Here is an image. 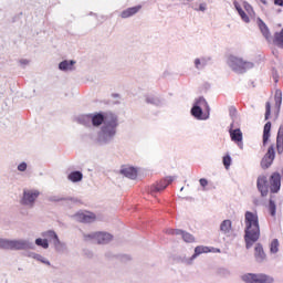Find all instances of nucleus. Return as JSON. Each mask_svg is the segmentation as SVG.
<instances>
[{
	"label": "nucleus",
	"mask_w": 283,
	"mask_h": 283,
	"mask_svg": "<svg viewBox=\"0 0 283 283\" xmlns=\"http://www.w3.org/2000/svg\"><path fill=\"white\" fill-rule=\"evenodd\" d=\"M91 125L101 127L96 138L98 145H112L118 134V115L103 112L93 113L91 114Z\"/></svg>",
	"instance_id": "nucleus-1"
},
{
	"label": "nucleus",
	"mask_w": 283,
	"mask_h": 283,
	"mask_svg": "<svg viewBox=\"0 0 283 283\" xmlns=\"http://www.w3.org/2000/svg\"><path fill=\"white\" fill-rule=\"evenodd\" d=\"M244 242L245 249H252L253 244L260 240V218L258 213L245 211L244 213Z\"/></svg>",
	"instance_id": "nucleus-2"
},
{
	"label": "nucleus",
	"mask_w": 283,
	"mask_h": 283,
	"mask_svg": "<svg viewBox=\"0 0 283 283\" xmlns=\"http://www.w3.org/2000/svg\"><path fill=\"white\" fill-rule=\"evenodd\" d=\"M228 65L232 72H235V74H247L249 70H253L255 67V63L244 61L242 57L234 55H230L228 57Z\"/></svg>",
	"instance_id": "nucleus-3"
},
{
	"label": "nucleus",
	"mask_w": 283,
	"mask_h": 283,
	"mask_svg": "<svg viewBox=\"0 0 283 283\" xmlns=\"http://www.w3.org/2000/svg\"><path fill=\"white\" fill-rule=\"evenodd\" d=\"M41 196V191L36 189H23L22 197L20 199V205L22 207H29V209H34L36 199Z\"/></svg>",
	"instance_id": "nucleus-4"
},
{
	"label": "nucleus",
	"mask_w": 283,
	"mask_h": 283,
	"mask_svg": "<svg viewBox=\"0 0 283 283\" xmlns=\"http://www.w3.org/2000/svg\"><path fill=\"white\" fill-rule=\"evenodd\" d=\"M202 105H207V99L202 96L198 97L191 109L190 114L196 120H209V115H205V111L202 109Z\"/></svg>",
	"instance_id": "nucleus-5"
},
{
	"label": "nucleus",
	"mask_w": 283,
	"mask_h": 283,
	"mask_svg": "<svg viewBox=\"0 0 283 283\" xmlns=\"http://www.w3.org/2000/svg\"><path fill=\"white\" fill-rule=\"evenodd\" d=\"M36 245L29 239H18L9 241V251H34Z\"/></svg>",
	"instance_id": "nucleus-6"
},
{
	"label": "nucleus",
	"mask_w": 283,
	"mask_h": 283,
	"mask_svg": "<svg viewBox=\"0 0 283 283\" xmlns=\"http://www.w3.org/2000/svg\"><path fill=\"white\" fill-rule=\"evenodd\" d=\"M85 240H96L97 244H109L114 238L111 233L107 232H95L84 235Z\"/></svg>",
	"instance_id": "nucleus-7"
},
{
	"label": "nucleus",
	"mask_w": 283,
	"mask_h": 283,
	"mask_svg": "<svg viewBox=\"0 0 283 283\" xmlns=\"http://www.w3.org/2000/svg\"><path fill=\"white\" fill-rule=\"evenodd\" d=\"M175 180H176V177L168 176V177L161 179L160 181H158L156 185H153L150 187L151 196H155V193H158L160 191H165V188L169 187V185H171V182H174Z\"/></svg>",
	"instance_id": "nucleus-8"
},
{
	"label": "nucleus",
	"mask_w": 283,
	"mask_h": 283,
	"mask_svg": "<svg viewBox=\"0 0 283 283\" xmlns=\"http://www.w3.org/2000/svg\"><path fill=\"white\" fill-rule=\"evenodd\" d=\"M269 182L271 193H280V189H282V175L277 171L273 172L269 178Z\"/></svg>",
	"instance_id": "nucleus-9"
},
{
	"label": "nucleus",
	"mask_w": 283,
	"mask_h": 283,
	"mask_svg": "<svg viewBox=\"0 0 283 283\" xmlns=\"http://www.w3.org/2000/svg\"><path fill=\"white\" fill-rule=\"evenodd\" d=\"M256 188L261 198H266L269 196V178L264 175H260L256 179Z\"/></svg>",
	"instance_id": "nucleus-10"
},
{
	"label": "nucleus",
	"mask_w": 283,
	"mask_h": 283,
	"mask_svg": "<svg viewBox=\"0 0 283 283\" xmlns=\"http://www.w3.org/2000/svg\"><path fill=\"white\" fill-rule=\"evenodd\" d=\"M273 160H275V147L273 145H271L268 148L266 154L261 159L262 169H269V167H271V165H273Z\"/></svg>",
	"instance_id": "nucleus-11"
},
{
	"label": "nucleus",
	"mask_w": 283,
	"mask_h": 283,
	"mask_svg": "<svg viewBox=\"0 0 283 283\" xmlns=\"http://www.w3.org/2000/svg\"><path fill=\"white\" fill-rule=\"evenodd\" d=\"M202 253H211V248L198 245L195 248V253L189 259L185 258L182 262L185 264H192L193 260H196V258H198L199 255H202Z\"/></svg>",
	"instance_id": "nucleus-12"
},
{
	"label": "nucleus",
	"mask_w": 283,
	"mask_h": 283,
	"mask_svg": "<svg viewBox=\"0 0 283 283\" xmlns=\"http://www.w3.org/2000/svg\"><path fill=\"white\" fill-rule=\"evenodd\" d=\"M49 202H64L63 205H66V207H72V205L78 202V199L74 197L51 196L49 197Z\"/></svg>",
	"instance_id": "nucleus-13"
},
{
	"label": "nucleus",
	"mask_w": 283,
	"mask_h": 283,
	"mask_svg": "<svg viewBox=\"0 0 283 283\" xmlns=\"http://www.w3.org/2000/svg\"><path fill=\"white\" fill-rule=\"evenodd\" d=\"M254 259H255V262H258L259 264L266 262V253L264 252V247L262 245V243L255 244Z\"/></svg>",
	"instance_id": "nucleus-14"
},
{
	"label": "nucleus",
	"mask_w": 283,
	"mask_h": 283,
	"mask_svg": "<svg viewBox=\"0 0 283 283\" xmlns=\"http://www.w3.org/2000/svg\"><path fill=\"white\" fill-rule=\"evenodd\" d=\"M229 134L232 143H235L240 149H243L244 144H242V130L240 128L229 129Z\"/></svg>",
	"instance_id": "nucleus-15"
},
{
	"label": "nucleus",
	"mask_w": 283,
	"mask_h": 283,
	"mask_svg": "<svg viewBox=\"0 0 283 283\" xmlns=\"http://www.w3.org/2000/svg\"><path fill=\"white\" fill-rule=\"evenodd\" d=\"M76 220H78V222H83L85 224H90L92 222H94V220H96V214L88 212V213H84V212H80L75 214Z\"/></svg>",
	"instance_id": "nucleus-16"
},
{
	"label": "nucleus",
	"mask_w": 283,
	"mask_h": 283,
	"mask_svg": "<svg viewBox=\"0 0 283 283\" xmlns=\"http://www.w3.org/2000/svg\"><path fill=\"white\" fill-rule=\"evenodd\" d=\"M140 10H143V6H140V4L127 8L126 10L120 12V18L129 19L130 17L138 14V12H140Z\"/></svg>",
	"instance_id": "nucleus-17"
},
{
	"label": "nucleus",
	"mask_w": 283,
	"mask_h": 283,
	"mask_svg": "<svg viewBox=\"0 0 283 283\" xmlns=\"http://www.w3.org/2000/svg\"><path fill=\"white\" fill-rule=\"evenodd\" d=\"M119 174L130 180H136V178H138V170H136L135 167H124L119 170Z\"/></svg>",
	"instance_id": "nucleus-18"
},
{
	"label": "nucleus",
	"mask_w": 283,
	"mask_h": 283,
	"mask_svg": "<svg viewBox=\"0 0 283 283\" xmlns=\"http://www.w3.org/2000/svg\"><path fill=\"white\" fill-rule=\"evenodd\" d=\"M211 63V56H201V57H196L195 59V69L198 71L205 70L207 65Z\"/></svg>",
	"instance_id": "nucleus-19"
},
{
	"label": "nucleus",
	"mask_w": 283,
	"mask_h": 283,
	"mask_svg": "<svg viewBox=\"0 0 283 283\" xmlns=\"http://www.w3.org/2000/svg\"><path fill=\"white\" fill-rule=\"evenodd\" d=\"M74 65H76V61L74 60H64L59 63V70L61 72H74Z\"/></svg>",
	"instance_id": "nucleus-20"
},
{
	"label": "nucleus",
	"mask_w": 283,
	"mask_h": 283,
	"mask_svg": "<svg viewBox=\"0 0 283 283\" xmlns=\"http://www.w3.org/2000/svg\"><path fill=\"white\" fill-rule=\"evenodd\" d=\"M145 101L147 105H154L155 107H163L164 101L157 95H146Z\"/></svg>",
	"instance_id": "nucleus-21"
},
{
	"label": "nucleus",
	"mask_w": 283,
	"mask_h": 283,
	"mask_svg": "<svg viewBox=\"0 0 283 283\" xmlns=\"http://www.w3.org/2000/svg\"><path fill=\"white\" fill-rule=\"evenodd\" d=\"M76 123L78 125H84V127H90L92 125V114H84V115H78L75 117Z\"/></svg>",
	"instance_id": "nucleus-22"
},
{
	"label": "nucleus",
	"mask_w": 283,
	"mask_h": 283,
	"mask_svg": "<svg viewBox=\"0 0 283 283\" xmlns=\"http://www.w3.org/2000/svg\"><path fill=\"white\" fill-rule=\"evenodd\" d=\"M42 238H45L49 243L53 244L57 239L59 234L54 230H46L41 232Z\"/></svg>",
	"instance_id": "nucleus-23"
},
{
	"label": "nucleus",
	"mask_w": 283,
	"mask_h": 283,
	"mask_svg": "<svg viewBox=\"0 0 283 283\" xmlns=\"http://www.w3.org/2000/svg\"><path fill=\"white\" fill-rule=\"evenodd\" d=\"M70 182H81L83 180V172L81 170H73L67 175Z\"/></svg>",
	"instance_id": "nucleus-24"
},
{
	"label": "nucleus",
	"mask_w": 283,
	"mask_h": 283,
	"mask_svg": "<svg viewBox=\"0 0 283 283\" xmlns=\"http://www.w3.org/2000/svg\"><path fill=\"white\" fill-rule=\"evenodd\" d=\"M256 23L263 36L265 39H269V36H271V31H269V27L266 25V23H264L261 18H258Z\"/></svg>",
	"instance_id": "nucleus-25"
},
{
	"label": "nucleus",
	"mask_w": 283,
	"mask_h": 283,
	"mask_svg": "<svg viewBox=\"0 0 283 283\" xmlns=\"http://www.w3.org/2000/svg\"><path fill=\"white\" fill-rule=\"evenodd\" d=\"M271 122H268L263 127V147H266L269 138H271Z\"/></svg>",
	"instance_id": "nucleus-26"
},
{
	"label": "nucleus",
	"mask_w": 283,
	"mask_h": 283,
	"mask_svg": "<svg viewBox=\"0 0 283 283\" xmlns=\"http://www.w3.org/2000/svg\"><path fill=\"white\" fill-rule=\"evenodd\" d=\"M234 8L239 14V17L242 19V21H244V23H251V19L249 18V15L247 14V12H244L242 10V7L240 6V3L234 2Z\"/></svg>",
	"instance_id": "nucleus-27"
},
{
	"label": "nucleus",
	"mask_w": 283,
	"mask_h": 283,
	"mask_svg": "<svg viewBox=\"0 0 283 283\" xmlns=\"http://www.w3.org/2000/svg\"><path fill=\"white\" fill-rule=\"evenodd\" d=\"M232 227H233V222H231V220L229 219H226L220 224V231L221 233H224V235H227V233H231Z\"/></svg>",
	"instance_id": "nucleus-28"
},
{
	"label": "nucleus",
	"mask_w": 283,
	"mask_h": 283,
	"mask_svg": "<svg viewBox=\"0 0 283 283\" xmlns=\"http://www.w3.org/2000/svg\"><path fill=\"white\" fill-rule=\"evenodd\" d=\"M178 233L182 238L184 242H187L188 244L196 242V237H193V234L185 230H180Z\"/></svg>",
	"instance_id": "nucleus-29"
},
{
	"label": "nucleus",
	"mask_w": 283,
	"mask_h": 283,
	"mask_svg": "<svg viewBox=\"0 0 283 283\" xmlns=\"http://www.w3.org/2000/svg\"><path fill=\"white\" fill-rule=\"evenodd\" d=\"M273 43L274 45H277V48H282L283 50V28L280 32L274 33Z\"/></svg>",
	"instance_id": "nucleus-30"
},
{
	"label": "nucleus",
	"mask_w": 283,
	"mask_h": 283,
	"mask_svg": "<svg viewBox=\"0 0 283 283\" xmlns=\"http://www.w3.org/2000/svg\"><path fill=\"white\" fill-rule=\"evenodd\" d=\"M52 244L57 253H62V251H65L67 249V244H65V242H62L60 238H57L56 241H53Z\"/></svg>",
	"instance_id": "nucleus-31"
},
{
	"label": "nucleus",
	"mask_w": 283,
	"mask_h": 283,
	"mask_svg": "<svg viewBox=\"0 0 283 283\" xmlns=\"http://www.w3.org/2000/svg\"><path fill=\"white\" fill-rule=\"evenodd\" d=\"M243 282L247 283H260V274H245L243 275Z\"/></svg>",
	"instance_id": "nucleus-32"
},
{
	"label": "nucleus",
	"mask_w": 283,
	"mask_h": 283,
	"mask_svg": "<svg viewBox=\"0 0 283 283\" xmlns=\"http://www.w3.org/2000/svg\"><path fill=\"white\" fill-rule=\"evenodd\" d=\"M35 247H41V249H50V241L46 238H38L33 243Z\"/></svg>",
	"instance_id": "nucleus-33"
},
{
	"label": "nucleus",
	"mask_w": 283,
	"mask_h": 283,
	"mask_svg": "<svg viewBox=\"0 0 283 283\" xmlns=\"http://www.w3.org/2000/svg\"><path fill=\"white\" fill-rule=\"evenodd\" d=\"M269 211H270V216H272V218H275V214L277 213V206L273 200V196H271L269 199Z\"/></svg>",
	"instance_id": "nucleus-34"
},
{
	"label": "nucleus",
	"mask_w": 283,
	"mask_h": 283,
	"mask_svg": "<svg viewBox=\"0 0 283 283\" xmlns=\"http://www.w3.org/2000/svg\"><path fill=\"white\" fill-rule=\"evenodd\" d=\"M280 251V241L277 239H273L270 244V252L275 254Z\"/></svg>",
	"instance_id": "nucleus-35"
},
{
	"label": "nucleus",
	"mask_w": 283,
	"mask_h": 283,
	"mask_svg": "<svg viewBox=\"0 0 283 283\" xmlns=\"http://www.w3.org/2000/svg\"><path fill=\"white\" fill-rule=\"evenodd\" d=\"M260 283H275V279L269 274H260Z\"/></svg>",
	"instance_id": "nucleus-36"
},
{
	"label": "nucleus",
	"mask_w": 283,
	"mask_h": 283,
	"mask_svg": "<svg viewBox=\"0 0 283 283\" xmlns=\"http://www.w3.org/2000/svg\"><path fill=\"white\" fill-rule=\"evenodd\" d=\"M229 116H230L231 120H233V123H235V120H238V108H235V106L229 107Z\"/></svg>",
	"instance_id": "nucleus-37"
},
{
	"label": "nucleus",
	"mask_w": 283,
	"mask_h": 283,
	"mask_svg": "<svg viewBox=\"0 0 283 283\" xmlns=\"http://www.w3.org/2000/svg\"><path fill=\"white\" fill-rule=\"evenodd\" d=\"M0 249H4L6 251H10V239L0 238Z\"/></svg>",
	"instance_id": "nucleus-38"
},
{
	"label": "nucleus",
	"mask_w": 283,
	"mask_h": 283,
	"mask_svg": "<svg viewBox=\"0 0 283 283\" xmlns=\"http://www.w3.org/2000/svg\"><path fill=\"white\" fill-rule=\"evenodd\" d=\"M274 99H275L276 106L281 107L282 106V91L276 90Z\"/></svg>",
	"instance_id": "nucleus-39"
},
{
	"label": "nucleus",
	"mask_w": 283,
	"mask_h": 283,
	"mask_svg": "<svg viewBox=\"0 0 283 283\" xmlns=\"http://www.w3.org/2000/svg\"><path fill=\"white\" fill-rule=\"evenodd\" d=\"M35 260L42 264H46V266L51 265L50 261L39 253L35 254Z\"/></svg>",
	"instance_id": "nucleus-40"
},
{
	"label": "nucleus",
	"mask_w": 283,
	"mask_h": 283,
	"mask_svg": "<svg viewBox=\"0 0 283 283\" xmlns=\"http://www.w3.org/2000/svg\"><path fill=\"white\" fill-rule=\"evenodd\" d=\"M231 155L223 156L222 163L226 169H229V167H231Z\"/></svg>",
	"instance_id": "nucleus-41"
},
{
	"label": "nucleus",
	"mask_w": 283,
	"mask_h": 283,
	"mask_svg": "<svg viewBox=\"0 0 283 283\" xmlns=\"http://www.w3.org/2000/svg\"><path fill=\"white\" fill-rule=\"evenodd\" d=\"M192 9L196 10V12H207V3L202 2L199 4V8L196 6H192Z\"/></svg>",
	"instance_id": "nucleus-42"
},
{
	"label": "nucleus",
	"mask_w": 283,
	"mask_h": 283,
	"mask_svg": "<svg viewBox=\"0 0 283 283\" xmlns=\"http://www.w3.org/2000/svg\"><path fill=\"white\" fill-rule=\"evenodd\" d=\"M271 118V102H266L265 104V120Z\"/></svg>",
	"instance_id": "nucleus-43"
},
{
	"label": "nucleus",
	"mask_w": 283,
	"mask_h": 283,
	"mask_svg": "<svg viewBox=\"0 0 283 283\" xmlns=\"http://www.w3.org/2000/svg\"><path fill=\"white\" fill-rule=\"evenodd\" d=\"M276 150H277V154H283V140L282 139H276Z\"/></svg>",
	"instance_id": "nucleus-44"
},
{
	"label": "nucleus",
	"mask_w": 283,
	"mask_h": 283,
	"mask_svg": "<svg viewBox=\"0 0 283 283\" xmlns=\"http://www.w3.org/2000/svg\"><path fill=\"white\" fill-rule=\"evenodd\" d=\"M202 107H205V109H206V113H203V116H208V118H209V116L211 114V107L209 106V103L206 101V104H202Z\"/></svg>",
	"instance_id": "nucleus-45"
},
{
	"label": "nucleus",
	"mask_w": 283,
	"mask_h": 283,
	"mask_svg": "<svg viewBox=\"0 0 283 283\" xmlns=\"http://www.w3.org/2000/svg\"><path fill=\"white\" fill-rule=\"evenodd\" d=\"M179 231H181L180 229H168L167 231H166V233L168 234V235H180V232Z\"/></svg>",
	"instance_id": "nucleus-46"
},
{
	"label": "nucleus",
	"mask_w": 283,
	"mask_h": 283,
	"mask_svg": "<svg viewBox=\"0 0 283 283\" xmlns=\"http://www.w3.org/2000/svg\"><path fill=\"white\" fill-rule=\"evenodd\" d=\"M28 170V163L22 161L18 165V171H27Z\"/></svg>",
	"instance_id": "nucleus-47"
},
{
	"label": "nucleus",
	"mask_w": 283,
	"mask_h": 283,
	"mask_svg": "<svg viewBox=\"0 0 283 283\" xmlns=\"http://www.w3.org/2000/svg\"><path fill=\"white\" fill-rule=\"evenodd\" d=\"M276 140H283V126H280Z\"/></svg>",
	"instance_id": "nucleus-48"
},
{
	"label": "nucleus",
	"mask_w": 283,
	"mask_h": 283,
	"mask_svg": "<svg viewBox=\"0 0 283 283\" xmlns=\"http://www.w3.org/2000/svg\"><path fill=\"white\" fill-rule=\"evenodd\" d=\"M117 258H119L122 262H127L128 260H132V258H129V255L127 254H122V255H118Z\"/></svg>",
	"instance_id": "nucleus-49"
},
{
	"label": "nucleus",
	"mask_w": 283,
	"mask_h": 283,
	"mask_svg": "<svg viewBox=\"0 0 283 283\" xmlns=\"http://www.w3.org/2000/svg\"><path fill=\"white\" fill-rule=\"evenodd\" d=\"M23 255L25 258H32L33 260H35V258H36V253L35 252H25Z\"/></svg>",
	"instance_id": "nucleus-50"
},
{
	"label": "nucleus",
	"mask_w": 283,
	"mask_h": 283,
	"mask_svg": "<svg viewBox=\"0 0 283 283\" xmlns=\"http://www.w3.org/2000/svg\"><path fill=\"white\" fill-rule=\"evenodd\" d=\"M20 65H22V67H25V65H30V61L22 59V60H20Z\"/></svg>",
	"instance_id": "nucleus-51"
},
{
	"label": "nucleus",
	"mask_w": 283,
	"mask_h": 283,
	"mask_svg": "<svg viewBox=\"0 0 283 283\" xmlns=\"http://www.w3.org/2000/svg\"><path fill=\"white\" fill-rule=\"evenodd\" d=\"M199 184H200L202 187H207V185H209V181H208L207 179H205V178H201V179L199 180Z\"/></svg>",
	"instance_id": "nucleus-52"
},
{
	"label": "nucleus",
	"mask_w": 283,
	"mask_h": 283,
	"mask_svg": "<svg viewBox=\"0 0 283 283\" xmlns=\"http://www.w3.org/2000/svg\"><path fill=\"white\" fill-rule=\"evenodd\" d=\"M274 6L283 7V0H274Z\"/></svg>",
	"instance_id": "nucleus-53"
},
{
	"label": "nucleus",
	"mask_w": 283,
	"mask_h": 283,
	"mask_svg": "<svg viewBox=\"0 0 283 283\" xmlns=\"http://www.w3.org/2000/svg\"><path fill=\"white\" fill-rule=\"evenodd\" d=\"M210 251L212 253H220V249H218V248H210Z\"/></svg>",
	"instance_id": "nucleus-54"
},
{
	"label": "nucleus",
	"mask_w": 283,
	"mask_h": 283,
	"mask_svg": "<svg viewBox=\"0 0 283 283\" xmlns=\"http://www.w3.org/2000/svg\"><path fill=\"white\" fill-rule=\"evenodd\" d=\"M119 96H120V95H119L118 93H113V94H112V97H113V98H118Z\"/></svg>",
	"instance_id": "nucleus-55"
},
{
	"label": "nucleus",
	"mask_w": 283,
	"mask_h": 283,
	"mask_svg": "<svg viewBox=\"0 0 283 283\" xmlns=\"http://www.w3.org/2000/svg\"><path fill=\"white\" fill-rule=\"evenodd\" d=\"M234 125H235V122L232 120L229 129H233Z\"/></svg>",
	"instance_id": "nucleus-56"
},
{
	"label": "nucleus",
	"mask_w": 283,
	"mask_h": 283,
	"mask_svg": "<svg viewBox=\"0 0 283 283\" xmlns=\"http://www.w3.org/2000/svg\"><path fill=\"white\" fill-rule=\"evenodd\" d=\"M261 3H263V6H266L269 2H266V0H259Z\"/></svg>",
	"instance_id": "nucleus-57"
},
{
	"label": "nucleus",
	"mask_w": 283,
	"mask_h": 283,
	"mask_svg": "<svg viewBox=\"0 0 283 283\" xmlns=\"http://www.w3.org/2000/svg\"><path fill=\"white\" fill-rule=\"evenodd\" d=\"M273 78H274L275 83H277L280 81V80H277V76H275V75L273 76Z\"/></svg>",
	"instance_id": "nucleus-58"
},
{
	"label": "nucleus",
	"mask_w": 283,
	"mask_h": 283,
	"mask_svg": "<svg viewBox=\"0 0 283 283\" xmlns=\"http://www.w3.org/2000/svg\"><path fill=\"white\" fill-rule=\"evenodd\" d=\"M185 189V187H181L180 191H182Z\"/></svg>",
	"instance_id": "nucleus-59"
},
{
	"label": "nucleus",
	"mask_w": 283,
	"mask_h": 283,
	"mask_svg": "<svg viewBox=\"0 0 283 283\" xmlns=\"http://www.w3.org/2000/svg\"><path fill=\"white\" fill-rule=\"evenodd\" d=\"M254 205H258V201H254Z\"/></svg>",
	"instance_id": "nucleus-60"
}]
</instances>
